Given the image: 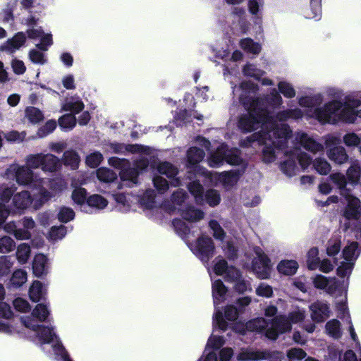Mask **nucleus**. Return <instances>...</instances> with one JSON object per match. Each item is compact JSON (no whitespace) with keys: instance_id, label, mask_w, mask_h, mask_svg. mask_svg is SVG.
<instances>
[{"instance_id":"obj_26","label":"nucleus","mask_w":361,"mask_h":361,"mask_svg":"<svg viewBox=\"0 0 361 361\" xmlns=\"http://www.w3.org/2000/svg\"><path fill=\"white\" fill-rule=\"evenodd\" d=\"M328 158L337 164H343L348 159L345 149L342 146H336L326 150Z\"/></svg>"},{"instance_id":"obj_53","label":"nucleus","mask_w":361,"mask_h":361,"mask_svg":"<svg viewBox=\"0 0 361 361\" xmlns=\"http://www.w3.org/2000/svg\"><path fill=\"white\" fill-rule=\"evenodd\" d=\"M243 72L245 76L253 78L255 80H259L265 74L264 71L251 63L246 64L243 68Z\"/></svg>"},{"instance_id":"obj_7","label":"nucleus","mask_w":361,"mask_h":361,"mask_svg":"<svg viewBox=\"0 0 361 361\" xmlns=\"http://www.w3.org/2000/svg\"><path fill=\"white\" fill-rule=\"evenodd\" d=\"M343 207L341 210V224L343 230L353 229L361 215L360 200L349 191H343Z\"/></svg>"},{"instance_id":"obj_56","label":"nucleus","mask_w":361,"mask_h":361,"mask_svg":"<svg viewBox=\"0 0 361 361\" xmlns=\"http://www.w3.org/2000/svg\"><path fill=\"white\" fill-rule=\"evenodd\" d=\"M30 247L27 244L22 243L18 247L16 257L20 263H26L30 257Z\"/></svg>"},{"instance_id":"obj_60","label":"nucleus","mask_w":361,"mask_h":361,"mask_svg":"<svg viewBox=\"0 0 361 361\" xmlns=\"http://www.w3.org/2000/svg\"><path fill=\"white\" fill-rule=\"evenodd\" d=\"M56 126L57 124L55 120H49L37 130V135L38 137L42 138L51 133L56 129Z\"/></svg>"},{"instance_id":"obj_17","label":"nucleus","mask_w":361,"mask_h":361,"mask_svg":"<svg viewBox=\"0 0 361 361\" xmlns=\"http://www.w3.org/2000/svg\"><path fill=\"white\" fill-rule=\"evenodd\" d=\"M323 95L321 93H317L311 95L301 96L298 98V103L300 107L306 109L304 116H306L307 118H314L312 116L314 110L317 108H321L323 106H320L323 102Z\"/></svg>"},{"instance_id":"obj_31","label":"nucleus","mask_w":361,"mask_h":361,"mask_svg":"<svg viewBox=\"0 0 361 361\" xmlns=\"http://www.w3.org/2000/svg\"><path fill=\"white\" fill-rule=\"evenodd\" d=\"M13 203L18 209H25L32 207V197L28 191H22L16 194L13 197Z\"/></svg>"},{"instance_id":"obj_29","label":"nucleus","mask_w":361,"mask_h":361,"mask_svg":"<svg viewBox=\"0 0 361 361\" xmlns=\"http://www.w3.org/2000/svg\"><path fill=\"white\" fill-rule=\"evenodd\" d=\"M73 202L80 206V210L85 213H91L87 206V191L82 188H76L73 190L71 195Z\"/></svg>"},{"instance_id":"obj_16","label":"nucleus","mask_w":361,"mask_h":361,"mask_svg":"<svg viewBox=\"0 0 361 361\" xmlns=\"http://www.w3.org/2000/svg\"><path fill=\"white\" fill-rule=\"evenodd\" d=\"M255 252L257 255L252 260V270L257 278L267 279L271 276V263L268 256L260 247H256Z\"/></svg>"},{"instance_id":"obj_55","label":"nucleus","mask_w":361,"mask_h":361,"mask_svg":"<svg viewBox=\"0 0 361 361\" xmlns=\"http://www.w3.org/2000/svg\"><path fill=\"white\" fill-rule=\"evenodd\" d=\"M262 360L285 361V355L280 351L262 350Z\"/></svg>"},{"instance_id":"obj_25","label":"nucleus","mask_w":361,"mask_h":361,"mask_svg":"<svg viewBox=\"0 0 361 361\" xmlns=\"http://www.w3.org/2000/svg\"><path fill=\"white\" fill-rule=\"evenodd\" d=\"M84 107L85 104L81 98L78 95H73L62 104L61 111H70L75 115L82 111Z\"/></svg>"},{"instance_id":"obj_20","label":"nucleus","mask_w":361,"mask_h":361,"mask_svg":"<svg viewBox=\"0 0 361 361\" xmlns=\"http://www.w3.org/2000/svg\"><path fill=\"white\" fill-rule=\"evenodd\" d=\"M231 17L233 21V30L238 33L245 34L250 29V23L247 20L245 11L239 7L233 8Z\"/></svg>"},{"instance_id":"obj_5","label":"nucleus","mask_w":361,"mask_h":361,"mask_svg":"<svg viewBox=\"0 0 361 361\" xmlns=\"http://www.w3.org/2000/svg\"><path fill=\"white\" fill-rule=\"evenodd\" d=\"M227 288L222 281L217 279L212 283V296L215 312L213 317V333L209 338L204 351L198 361H219L217 350L225 343V339L222 336L216 334V329L225 331L228 328V324L224 320L221 311L217 307L226 298Z\"/></svg>"},{"instance_id":"obj_21","label":"nucleus","mask_w":361,"mask_h":361,"mask_svg":"<svg viewBox=\"0 0 361 361\" xmlns=\"http://www.w3.org/2000/svg\"><path fill=\"white\" fill-rule=\"evenodd\" d=\"M310 316L315 322H322L329 317V307L327 303L317 301L310 305Z\"/></svg>"},{"instance_id":"obj_6","label":"nucleus","mask_w":361,"mask_h":361,"mask_svg":"<svg viewBox=\"0 0 361 361\" xmlns=\"http://www.w3.org/2000/svg\"><path fill=\"white\" fill-rule=\"evenodd\" d=\"M361 106V97L348 95L345 102L332 99L317 108L312 114L320 123L336 124L338 122L355 123V109Z\"/></svg>"},{"instance_id":"obj_59","label":"nucleus","mask_w":361,"mask_h":361,"mask_svg":"<svg viewBox=\"0 0 361 361\" xmlns=\"http://www.w3.org/2000/svg\"><path fill=\"white\" fill-rule=\"evenodd\" d=\"M67 233V228L65 226H52L49 233V238L51 240H61Z\"/></svg>"},{"instance_id":"obj_39","label":"nucleus","mask_w":361,"mask_h":361,"mask_svg":"<svg viewBox=\"0 0 361 361\" xmlns=\"http://www.w3.org/2000/svg\"><path fill=\"white\" fill-rule=\"evenodd\" d=\"M155 192L152 189L146 191L138 197V202L145 209H152L155 206Z\"/></svg>"},{"instance_id":"obj_8","label":"nucleus","mask_w":361,"mask_h":361,"mask_svg":"<svg viewBox=\"0 0 361 361\" xmlns=\"http://www.w3.org/2000/svg\"><path fill=\"white\" fill-rule=\"evenodd\" d=\"M306 312L302 308H296L290 312L288 317L276 316L272 319L271 327L268 329L267 336L271 340H276L280 334L291 329V324L302 322L305 317Z\"/></svg>"},{"instance_id":"obj_4","label":"nucleus","mask_w":361,"mask_h":361,"mask_svg":"<svg viewBox=\"0 0 361 361\" xmlns=\"http://www.w3.org/2000/svg\"><path fill=\"white\" fill-rule=\"evenodd\" d=\"M291 137V135L287 138L286 143L283 146L278 147L276 145L272 144L270 147L274 150V158L271 161H267L264 159V149L266 145L263 143L255 142L252 146L255 144H258L259 145H264L262 149V155H263V161L266 163L273 162L276 159V157L279 152H283V153L289 156L288 159L284 161L281 165V171L288 176L292 177L295 176L298 171V168L297 166L296 161H298L300 166L305 169L307 168L312 163V157L310 154L306 152H300V149L297 148V146H300L305 149L306 150L316 154L317 152H323L324 149V145L317 142L313 136L311 135L304 132V131H298L296 132L294 135V142L295 147L293 151L291 149H288L287 144L288 139Z\"/></svg>"},{"instance_id":"obj_32","label":"nucleus","mask_w":361,"mask_h":361,"mask_svg":"<svg viewBox=\"0 0 361 361\" xmlns=\"http://www.w3.org/2000/svg\"><path fill=\"white\" fill-rule=\"evenodd\" d=\"M181 216L186 221L196 222L204 218V212L193 206H187L184 209H180Z\"/></svg>"},{"instance_id":"obj_30","label":"nucleus","mask_w":361,"mask_h":361,"mask_svg":"<svg viewBox=\"0 0 361 361\" xmlns=\"http://www.w3.org/2000/svg\"><path fill=\"white\" fill-rule=\"evenodd\" d=\"M47 289L39 281H35L29 289V296L32 302H37L44 298Z\"/></svg>"},{"instance_id":"obj_22","label":"nucleus","mask_w":361,"mask_h":361,"mask_svg":"<svg viewBox=\"0 0 361 361\" xmlns=\"http://www.w3.org/2000/svg\"><path fill=\"white\" fill-rule=\"evenodd\" d=\"M26 35L23 32L16 34L11 39H8L0 47L1 51L13 54L18 50L25 42Z\"/></svg>"},{"instance_id":"obj_1","label":"nucleus","mask_w":361,"mask_h":361,"mask_svg":"<svg viewBox=\"0 0 361 361\" xmlns=\"http://www.w3.org/2000/svg\"><path fill=\"white\" fill-rule=\"evenodd\" d=\"M233 94L238 95L240 102L247 111L243 114L238 121V128L243 132H251L261 128L260 131L248 136L241 142V146H252L255 142L266 145L264 149V159L271 161L274 158V150L270 147L283 146L287 138L292 135L289 125L284 122L289 120H299L303 118L304 113L300 108L287 109L278 112L274 116L269 109L279 108L283 104V98L276 88L261 97H255L258 88L251 82H243L237 87L230 82Z\"/></svg>"},{"instance_id":"obj_38","label":"nucleus","mask_w":361,"mask_h":361,"mask_svg":"<svg viewBox=\"0 0 361 361\" xmlns=\"http://www.w3.org/2000/svg\"><path fill=\"white\" fill-rule=\"evenodd\" d=\"M107 204V200L99 195H92L87 199V209H90L91 213L93 209H103Z\"/></svg>"},{"instance_id":"obj_63","label":"nucleus","mask_w":361,"mask_h":361,"mask_svg":"<svg viewBox=\"0 0 361 361\" xmlns=\"http://www.w3.org/2000/svg\"><path fill=\"white\" fill-rule=\"evenodd\" d=\"M322 140L327 149L333 147L338 146L341 143V136L339 134L331 133L322 137Z\"/></svg>"},{"instance_id":"obj_23","label":"nucleus","mask_w":361,"mask_h":361,"mask_svg":"<svg viewBox=\"0 0 361 361\" xmlns=\"http://www.w3.org/2000/svg\"><path fill=\"white\" fill-rule=\"evenodd\" d=\"M15 191L13 188H6L3 190L0 195V227L4 224L8 216L10 214L8 206L6 204L8 202Z\"/></svg>"},{"instance_id":"obj_28","label":"nucleus","mask_w":361,"mask_h":361,"mask_svg":"<svg viewBox=\"0 0 361 361\" xmlns=\"http://www.w3.org/2000/svg\"><path fill=\"white\" fill-rule=\"evenodd\" d=\"M33 273L37 277H41L48 272L47 258L43 254L36 255L32 263Z\"/></svg>"},{"instance_id":"obj_34","label":"nucleus","mask_w":361,"mask_h":361,"mask_svg":"<svg viewBox=\"0 0 361 361\" xmlns=\"http://www.w3.org/2000/svg\"><path fill=\"white\" fill-rule=\"evenodd\" d=\"M239 45L245 52L253 55H258L262 50L261 44L249 37L240 39Z\"/></svg>"},{"instance_id":"obj_3","label":"nucleus","mask_w":361,"mask_h":361,"mask_svg":"<svg viewBox=\"0 0 361 361\" xmlns=\"http://www.w3.org/2000/svg\"><path fill=\"white\" fill-rule=\"evenodd\" d=\"M240 155L238 149H228L226 145L222 143L208 158L209 166L217 168L226 161L230 165L238 166V168L222 173L209 171L204 168H199V171L202 177L207 178L214 185H221L226 190H230L238 183L247 167V163Z\"/></svg>"},{"instance_id":"obj_58","label":"nucleus","mask_w":361,"mask_h":361,"mask_svg":"<svg viewBox=\"0 0 361 361\" xmlns=\"http://www.w3.org/2000/svg\"><path fill=\"white\" fill-rule=\"evenodd\" d=\"M329 178L341 190V195L343 191H348L345 189L347 181L344 174L341 173H334L329 176Z\"/></svg>"},{"instance_id":"obj_57","label":"nucleus","mask_w":361,"mask_h":361,"mask_svg":"<svg viewBox=\"0 0 361 361\" xmlns=\"http://www.w3.org/2000/svg\"><path fill=\"white\" fill-rule=\"evenodd\" d=\"M13 265L11 256L0 257V276L8 275Z\"/></svg>"},{"instance_id":"obj_64","label":"nucleus","mask_w":361,"mask_h":361,"mask_svg":"<svg viewBox=\"0 0 361 361\" xmlns=\"http://www.w3.org/2000/svg\"><path fill=\"white\" fill-rule=\"evenodd\" d=\"M306 356V353L300 348H292L285 356V361H300Z\"/></svg>"},{"instance_id":"obj_51","label":"nucleus","mask_w":361,"mask_h":361,"mask_svg":"<svg viewBox=\"0 0 361 361\" xmlns=\"http://www.w3.org/2000/svg\"><path fill=\"white\" fill-rule=\"evenodd\" d=\"M326 331L334 338L341 336V324L337 319H332L326 324Z\"/></svg>"},{"instance_id":"obj_36","label":"nucleus","mask_w":361,"mask_h":361,"mask_svg":"<svg viewBox=\"0 0 361 361\" xmlns=\"http://www.w3.org/2000/svg\"><path fill=\"white\" fill-rule=\"evenodd\" d=\"M173 226L176 233L188 244L190 232L187 224L182 219H176L173 221Z\"/></svg>"},{"instance_id":"obj_19","label":"nucleus","mask_w":361,"mask_h":361,"mask_svg":"<svg viewBox=\"0 0 361 361\" xmlns=\"http://www.w3.org/2000/svg\"><path fill=\"white\" fill-rule=\"evenodd\" d=\"M205 156L204 150L197 148V147H192L187 151V161L189 172L194 171L195 177L202 176L199 171V168H202L198 164L202 161Z\"/></svg>"},{"instance_id":"obj_33","label":"nucleus","mask_w":361,"mask_h":361,"mask_svg":"<svg viewBox=\"0 0 361 361\" xmlns=\"http://www.w3.org/2000/svg\"><path fill=\"white\" fill-rule=\"evenodd\" d=\"M262 350L252 348H242L237 355L238 361H262Z\"/></svg>"},{"instance_id":"obj_9","label":"nucleus","mask_w":361,"mask_h":361,"mask_svg":"<svg viewBox=\"0 0 361 361\" xmlns=\"http://www.w3.org/2000/svg\"><path fill=\"white\" fill-rule=\"evenodd\" d=\"M28 166L41 169L44 172L54 173L61 167V161L55 155L47 153L31 154L25 157Z\"/></svg>"},{"instance_id":"obj_54","label":"nucleus","mask_w":361,"mask_h":361,"mask_svg":"<svg viewBox=\"0 0 361 361\" xmlns=\"http://www.w3.org/2000/svg\"><path fill=\"white\" fill-rule=\"evenodd\" d=\"M75 216L73 209L68 207H62L58 213V219L62 223H68L74 219Z\"/></svg>"},{"instance_id":"obj_42","label":"nucleus","mask_w":361,"mask_h":361,"mask_svg":"<svg viewBox=\"0 0 361 361\" xmlns=\"http://www.w3.org/2000/svg\"><path fill=\"white\" fill-rule=\"evenodd\" d=\"M80 161L79 155L74 150H67L63 153L64 165L70 166L72 169H76L78 167Z\"/></svg>"},{"instance_id":"obj_48","label":"nucleus","mask_w":361,"mask_h":361,"mask_svg":"<svg viewBox=\"0 0 361 361\" xmlns=\"http://www.w3.org/2000/svg\"><path fill=\"white\" fill-rule=\"evenodd\" d=\"M279 92L282 94L284 97L288 99H292L295 97L296 91L293 85L288 81H280L278 83Z\"/></svg>"},{"instance_id":"obj_13","label":"nucleus","mask_w":361,"mask_h":361,"mask_svg":"<svg viewBox=\"0 0 361 361\" xmlns=\"http://www.w3.org/2000/svg\"><path fill=\"white\" fill-rule=\"evenodd\" d=\"M360 253L359 245L357 242H352L345 246L343 250V256L345 259L337 269L338 276L349 277L355 265V262Z\"/></svg>"},{"instance_id":"obj_18","label":"nucleus","mask_w":361,"mask_h":361,"mask_svg":"<svg viewBox=\"0 0 361 361\" xmlns=\"http://www.w3.org/2000/svg\"><path fill=\"white\" fill-rule=\"evenodd\" d=\"M107 151L111 153L124 154L126 152L140 153L149 155L153 149L147 146L141 145H125L118 142H111L108 145Z\"/></svg>"},{"instance_id":"obj_41","label":"nucleus","mask_w":361,"mask_h":361,"mask_svg":"<svg viewBox=\"0 0 361 361\" xmlns=\"http://www.w3.org/2000/svg\"><path fill=\"white\" fill-rule=\"evenodd\" d=\"M322 0H310V8L306 11L305 17L318 20L322 16Z\"/></svg>"},{"instance_id":"obj_14","label":"nucleus","mask_w":361,"mask_h":361,"mask_svg":"<svg viewBox=\"0 0 361 361\" xmlns=\"http://www.w3.org/2000/svg\"><path fill=\"white\" fill-rule=\"evenodd\" d=\"M108 164L120 170L121 179L124 182H128L130 187L137 183L138 172L135 168H131L129 160L112 157L108 159Z\"/></svg>"},{"instance_id":"obj_50","label":"nucleus","mask_w":361,"mask_h":361,"mask_svg":"<svg viewBox=\"0 0 361 361\" xmlns=\"http://www.w3.org/2000/svg\"><path fill=\"white\" fill-rule=\"evenodd\" d=\"M188 197V193L183 189L175 191L171 195L173 206L169 209V212H173L176 209V206H181Z\"/></svg>"},{"instance_id":"obj_27","label":"nucleus","mask_w":361,"mask_h":361,"mask_svg":"<svg viewBox=\"0 0 361 361\" xmlns=\"http://www.w3.org/2000/svg\"><path fill=\"white\" fill-rule=\"evenodd\" d=\"M271 324L272 322L269 323L264 318L259 317L247 322L245 328L248 331L262 333L265 331V336H267V332L271 327Z\"/></svg>"},{"instance_id":"obj_45","label":"nucleus","mask_w":361,"mask_h":361,"mask_svg":"<svg viewBox=\"0 0 361 361\" xmlns=\"http://www.w3.org/2000/svg\"><path fill=\"white\" fill-rule=\"evenodd\" d=\"M97 178L103 183H111L117 178V174L112 170L101 167L96 171Z\"/></svg>"},{"instance_id":"obj_35","label":"nucleus","mask_w":361,"mask_h":361,"mask_svg":"<svg viewBox=\"0 0 361 361\" xmlns=\"http://www.w3.org/2000/svg\"><path fill=\"white\" fill-rule=\"evenodd\" d=\"M192 117L202 121L203 116L197 113L189 114L186 109L180 110L175 116L174 122L177 126H182L192 121Z\"/></svg>"},{"instance_id":"obj_61","label":"nucleus","mask_w":361,"mask_h":361,"mask_svg":"<svg viewBox=\"0 0 361 361\" xmlns=\"http://www.w3.org/2000/svg\"><path fill=\"white\" fill-rule=\"evenodd\" d=\"M27 281V273L24 270L18 269L13 274L11 283L14 287H20Z\"/></svg>"},{"instance_id":"obj_15","label":"nucleus","mask_w":361,"mask_h":361,"mask_svg":"<svg viewBox=\"0 0 361 361\" xmlns=\"http://www.w3.org/2000/svg\"><path fill=\"white\" fill-rule=\"evenodd\" d=\"M190 250L202 262H207L212 257L214 245L212 239L207 236L198 238L194 243H188Z\"/></svg>"},{"instance_id":"obj_43","label":"nucleus","mask_w":361,"mask_h":361,"mask_svg":"<svg viewBox=\"0 0 361 361\" xmlns=\"http://www.w3.org/2000/svg\"><path fill=\"white\" fill-rule=\"evenodd\" d=\"M347 176L352 183L356 184L361 176V166L357 160L353 161L347 170Z\"/></svg>"},{"instance_id":"obj_46","label":"nucleus","mask_w":361,"mask_h":361,"mask_svg":"<svg viewBox=\"0 0 361 361\" xmlns=\"http://www.w3.org/2000/svg\"><path fill=\"white\" fill-rule=\"evenodd\" d=\"M314 170L320 175H327L331 169V166L328 161L322 157L316 158L312 163Z\"/></svg>"},{"instance_id":"obj_62","label":"nucleus","mask_w":361,"mask_h":361,"mask_svg":"<svg viewBox=\"0 0 361 361\" xmlns=\"http://www.w3.org/2000/svg\"><path fill=\"white\" fill-rule=\"evenodd\" d=\"M16 247L15 241L9 236H4L0 238V252L8 253Z\"/></svg>"},{"instance_id":"obj_40","label":"nucleus","mask_w":361,"mask_h":361,"mask_svg":"<svg viewBox=\"0 0 361 361\" xmlns=\"http://www.w3.org/2000/svg\"><path fill=\"white\" fill-rule=\"evenodd\" d=\"M157 171L160 174L169 178H174L178 173V169L169 161H162L157 164Z\"/></svg>"},{"instance_id":"obj_49","label":"nucleus","mask_w":361,"mask_h":361,"mask_svg":"<svg viewBox=\"0 0 361 361\" xmlns=\"http://www.w3.org/2000/svg\"><path fill=\"white\" fill-rule=\"evenodd\" d=\"M209 227L213 237L217 240L224 242L226 237V232L220 224L216 220L212 219L209 221Z\"/></svg>"},{"instance_id":"obj_37","label":"nucleus","mask_w":361,"mask_h":361,"mask_svg":"<svg viewBox=\"0 0 361 361\" xmlns=\"http://www.w3.org/2000/svg\"><path fill=\"white\" fill-rule=\"evenodd\" d=\"M298 269V264L295 260H283L277 266L279 273L290 276L296 273Z\"/></svg>"},{"instance_id":"obj_2","label":"nucleus","mask_w":361,"mask_h":361,"mask_svg":"<svg viewBox=\"0 0 361 361\" xmlns=\"http://www.w3.org/2000/svg\"><path fill=\"white\" fill-rule=\"evenodd\" d=\"M49 314V306L39 303L34 308L30 316L21 317V321L26 328L33 331L35 341L49 357L57 360L70 361L71 358L54 328L38 324L46 321Z\"/></svg>"},{"instance_id":"obj_24","label":"nucleus","mask_w":361,"mask_h":361,"mask_svg":"<svg viewBox=\"0 0 361 361\" xmlns=\"http://www.w3.org/2000/svg\"><path fill=\"white\" fill-rule=\"evenodd\" d=\"M38 190L37 193L33 195L32 197V207L35 210H37L42 207L47 201L54 197L53 192L48 191L43 188V183L41 186L35 187Z\"/></svg>"},{"instance_id":"obj_11","label":"nucleus","mask_w":361,"mask_h":361,"mask_svg":"<svg viewBox=\"0 0 361 361\" xmlns=\"http://www.w3.org/2000/svg\"><path fill=\"white\" fill-rule=\"evenodd\" d=\"M188 187L198 204L202 205L207 202L210 207H215L221 202L220 193L216 190L209 189L204 194L203 187L199 180L190 182Z\"/></svg>"},{"instance_id":"obj_44","label":"nucleus","mask_w":361,"mask_h":361,"mask_svg":"<svg viewBox=\"0 0 361 361\" xmlns=\"http://www.w3.org/2000/svg\"><path fill=\"white\" fill-rule=\"evenodd\" d=\"M25 116L32 124L38 123L44 118L43 113L34 106H28L25 109Z\"/></svg>"},{"instance_id":"obj_12","label":"nucleus","mask_w":361,"mask_h":361,"mask_svg":"<svg viewBox=\"0 0 361 361\" xmlns=\"http://www.w3.org/2000/svg\"><path fill=\"white\" fill-rule=\"evenodd\" d=\"M313 284L316 288L324 290L331 295L337 296L344 294V297L346 296L348 283L345 281L341 283L335 277L328 278L322 275H317L313 278Z\"/></svg>"},{"instance_id":"obj_47","label":"nucleus","mask_w":361,"mask_h":361,"mask_svg":"<svg viewBox=\"0 0 361 361\" xmlns=\"http://www.w3.org/2000/svg\"><path fill=\"white\" fill-rule=\"evenodd\" d=\"M59 125L64 131L71 130L76 125V118L74 114H66L59 118Z\"/></svg>"},{"instance_id":"obj_10","label":"nucleus","mask_w":361,"mask_h":361,"mask_svg":"<svg viewBox=\"0 0 361 361\" xmlns=\"http://www.w3.org/2000/svg\"><path fill=\"white\" fill-rule=\"evenodd\" d=\"M33 168L25 166L13 164L7 169V174L13 175L16 181L20 185H30L31 188L41 186L43 179L38 178L32 170Z\"/></svg>"},{"instance_id":"obj_52","label":"nucleus","mask_w":361,"mask_h":361,"mask_svg":"<svg viewBox=\"0 0 361 361\" xmlns=\"http://www.w3.org/2000/svg\"><path fill=\"white\" fill-rule=\"evenodd\" d=\"M318 255L319 250L317 247H312L308 251L307 264L309 269L315 270L318 268L320 261Z\"/></svg>"}]
</instances>
